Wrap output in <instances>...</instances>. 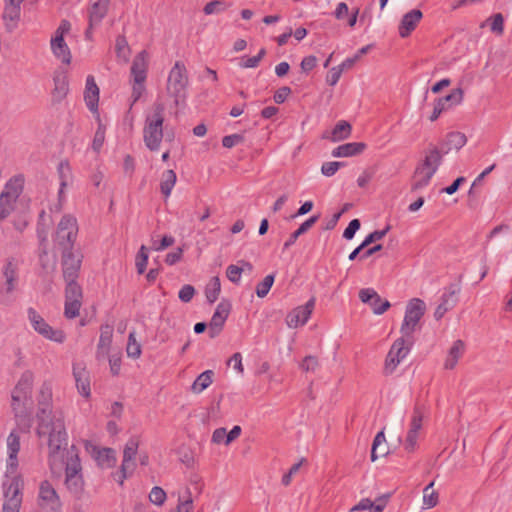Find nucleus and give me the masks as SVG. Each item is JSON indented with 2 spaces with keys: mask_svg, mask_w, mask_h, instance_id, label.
Returning a JSON list of instances; mask_svg holds the SVG:
<instances>
[{
  "mask_svg": "<svg viewBox=\"0 0 512 512\" xmlns=\"http://www.w3.org/2000/svg\"><path fill=\"white\" fill-rule=\"evenodd\" d=\"M52 397L49 385L44 383L38 398V421L36 433L38 437H48V463L52 472L65 470V486L76 498L84 492V479L79 449L75 445H68V434L65 427L62 411H52L50 400Z\"/></svg>",
  "mask_w": 512,
  "mask_h": 512,
  "instance_id": "nucleus-1",
  "label": "nucleus"
},
{
  "mask_svg": "<svg viewBox=\"0 0 512 512\" xmlns=\"http://www.w3.org/2000/svg\"><path fill=\"white\" fill-rule=\"evenodd\" d=\"M165 106L161 102L153 104L152 113L147 114L144 128L143 140L146 147L150 151H158L163 139V123H164Z\"/></svg>",
  "mask_w": 512,
  "mask_h": 512,
  "instance_id": "nucleus-2",
  "label": "nucleus"
},
{
  "mask_svg": "<svg viewBox=\"0 0 512 512\" xmlns=\"http://www.w3.org/2000/svg\"><path fill=\"white\" fill-rule=\"evenodd\" d=\"M445 154L435 145H430L425 152V158L415 170L412 190H419L427 186L442 163Z\"/></svg>",
  "mask_w": 512,
  "mask_h": 512,
  "instance_id": "nucleus-3",
  "label": "nucleus"
},
{
  "mask_svg": "<svg viewBox=\"0 0 512 512\" xmlns=\"http://www.w3.org/2000/svg\"><path fill=\"white\" fill-rule=\"evenodd\" d=\"M189 84L188 72L182 61H176L167 78L166 91L174 99L175 105H179L187 97Z\"/></svg>",
  "mask_w": 512,
  "mask_h": 512,
  "instance_id": "nucleus-4",
  "label": "nucleus"
},
{
  "mask_svg": "<svg viewBox=\"0 0 512 512\" xmlns=\"http://www.w3.org/2000/svg\"><path fill=\"white\" fill-rule=\"evenodd\" d=\"M148 72V53L145 50L139 52L133 59L130 75H131V107L141 98L146 90L145 82Z\"/></svg>",
  "mask_w": 512,
  "mask_h": 512,
  "instance_id": "nucleus-5",
  "label": "nucleus"
},
{
  "mask_svg": "<svg viewBox=\"0 0 512 512\" xmlns=\"http://www.w3.org/2000/svg\"><path fill=\"white\" fill-rule=\"evenodd\" d=\"M78 235V224L74 216L64 215L57 225L54 243L61 252L74 250V243Z\"/></svg>",
  "mask_w": 512,
  "mask_h": 512,
  "instance_id": "nucleus-6",
  "label": "nucleus"
},
{
  "mask_svg": "<svg viewBox=\"0 0 512 512\" xmlns=\"http://www.w3.org/2000/svg\"><path fill=\"white\" fill-rule=\"evenodd\" d=\"M426 311L425 302L420 298L411 299L405 310V316L400 328L402 336L413 339L416 326Z\"/></svg>",
  "mask_w": 512,
  "mask_h": 512,
  "instance_id": "nucleus-7",
  "label": "nucleus"
},
{
  "mask_svg": "<svg viewBox=\"0 0 512 512\" xmlns=\"http://www.w3.org/2000/svg\"><path fill=\"white\" fill-rule=\"evenodd\" d=\"M27 318L33 330L46 340L56 343H63L65 341V333L61 329H55L50 326L33 307L27 309Z\"/></svg>",
  "mask_w": 512,
  "mask_h": 512,
  "instance_id": "nucleus-8",
  "label": "nucleus"
},
{
  "mask_svg": "<svg viewBox=\"0 0 512 512\" xmlns=\"http://www.w3.org/2000/svg\"><path fill=\"white\" fill-rule=\"evenodd\" d=\"M412 344V339L406 338L404 336L394 341L385 359L383 369L385 375H390L396 370L397 366L409 354Z\"/></svg>",
  "mask_w": 512,
  "mask_h": 512,
  "instance_id": "nucleus-9",
  "label": "nucleus"
},
{
  "mask_svg": "<svg viewBox=\"0 0 512 512\" xmlns=\"http://www.w3.org/2000/svg\"><path fill=\"white\" fill-rule=\"evenodd\" d=\"M71 29V24L68 20L63 19L60 25L54 32L50 41V47L53 55L63 64L69 65L72 60L71 51L64 40V35Z\"/></svg>",
  "mask_w": 512,
  "mask_h": 512,
  "instance_id": "nucleus-10",
  "label": "nucleus"
},
{
  "mask_svg": "<svg viewBox=\"0 0 512 512\" xmlns=\"http://www.w3.org/2000/svg\"><path fill=\"white\" fill-rule=\"evenodd\" d=\"M64 316L74 319L79 316L83 302V290L77 281L65 282Z\"/></svg>",
  "mask_w": 512,
  "mask_h": 512,
  "instance_id": "nucleus-11",
  "label": "nucleus"
},
{
  "mask_svg": "<svg viewBox=\"0 0 512 512\" xmlns=\"http://www.w3.org/2000/svg\"><path fill=\"white\" fill-rule=\"evenodd\" d=\"M4 498L2 512H19L22 503L21 480L13 477L3 483Z\"/></svg>",
  "mask_w": 512,
  "mask_h": 512,
  "instance_id": "nucleus-12",
  "label": "nucleus"
},
{
  "mask_svg": "<svg viewBox=\"0 0 512 512\" xmlns=\"http://www.w3.org/2000/svg\"><path fill=\"white\" fill-rule=\"evenodd\" d=\"M38 504L45 512H62L60 497L52 484L47 480L40 483Z\"/></svg>",
  "mask_w": 512,
  "mask_h": 512,
  "instance_id": "nucleus-13",
  "label": "nucleus"
},
{
  "mask_svg": "<svg viewBox=\"0 0 512 512\" xmlns=\"http://www.w3.org/2000/svg\"><path fill=\"white\" fill-rule=\"evenodd\" d=\"M62 275L65 282L77 281L82 265L83 255L80 251L61 252Z\"/></svg>",
  "mask_w": 512,
  "mask_h": 512,
  "instance_id": "nucleus-14",
  "label": "nucleus"
},
{
  "mask_svg": "<svg viewBox=\"0 0 512 512\" xmlns=\"http://www.w3.org/2000/svg\"><path fill=\"white\" fill-rule=\"evenodd\" d=\"M34 382V374L30 370L22 373L15 388L12 391V407L14 410L31 395Z\"/></svg>",
  "mask_w": 512,
  "mask_h": 512,
  "instance_id": "nucleus-15",
  "label": "nucleus"
},
{
  "mask_svg": "<svg viewBox=\"0 0 512 512\" xmlns=\"http://www.w3.org/2000/svg\"><path fill=\"white\" fill-rule=\"evenodd\" d=\"M138 440L136 438H130L125 445L123 451V460L120 467L121 476L119 479V483L122 485L124 480L130 475L135 467V457L138 451Z\"/></svg>",
  "mask_w": 512,
  "mask_h": 512,
  "instance_id": "nucleus-16",
  "label": "nucleus"
},
{
  "mask_svg": "<svg viewBox=\"0 0 512 512\" xmlns=\"http://www.w3.org/2000/svg\"><path fill=\"white\" fill-rule=\"evenodd\" d=\"M230 310L231 303L228 300H222L217 305L216 310L209 323L208 333L210 338H215L220 334L224 326V323L229 316Z\"/></svg>",
  "mask_w": 512,
  "mask_h": 512,
  "instance_id": "nucleus-17",
  "label": "nucleus"
},
{
  "mask_svg": "<svg viewBox=\"0 0 512 512\" xmlns=\"http://www.w3.org/2000/svg\"><path fill=\"white\" fill-rule=\"evenodd\" d=\"M315 306V298H310L305 305L293 309L286 317V323L290 328L303 326L309 320Z\"/></svg>",
  "mask_w": 512,
  "mask_h": 512,
  "instance_id": "nucleus-18",
  "label": "nucleus"
},
{
  "mask_svg": "<svg viewBox=\"0 0 512 512\" xmlns=\"http://www.w3.org/2000/svg\"><path fill=\"white\" fill-rule=\"evenodd\" d=\"M24 0H5L3 20L8 31L17 28L20 20L21 4Z\"/></svg>",
  "mask_w": 512,
  "mask_h": 512,
  "instance_id": "nucleus-19",
  "label": "nucleus"
},
{
  "mask_svg": "<svg viewBox=\"0 0 512 512\" xmlns=\"http://www.w3.org/2000/svg\"><path fill=\"white\" fill-rule=\"evenodd\" d=\"M108 12V6L94 3L89 9L88 27L85 30V39L92 40L94 29L99 27Z\"/></svg>",
  "mask_w": 512,
  "mask_h": 512,
  "instance_id": "nucleus-20",
  "label": "nucleus"
},
{
  "mask_svg": "<svg viewBox=\"0 0 512 512\" xmlns=\"http://www.w3.org/2000/svg\"><path fill=\"white\" fill-rule=\"evenodd\" d=\"M359 298L363 303H367L371 306L373 313L381 315L386 312L391 306L389 301L381 303V306H377L378 302H381V297L372 288H363L359 291Z\"/></svg>",
  "mask_w": 512,
  "mask_h": 512,
  "instance_id": "nucleus-21",
  "label": "nucleus"
},
{
  "mask_svg": "<svg viewBox=\"0 0 512 512\" xmlns=\"http://www.w3.org/2000/svg\"><path fill=\"white\" fill-rule=\"evenodd\" d=\"M20 450V437L12 431L7 437V472L14 473L18 467V452Z\"/></svg>",
  "mask_w": 512,
  "mask_h": 512,
  "instance_id": "nucleus-22",
  "label": "nucleus"
},
{
  "mask_svg": "<svg viewBox=\"0 0 512 512\" xmlns=\"http://www.w3.org/2000/svg\"><path fill=\"white\" fill-rule=\"evenodd\" d=\"M422 17L423 14L419 9H412L404 14L398 27L400 37H408L416 28Z\"/></svg>",
  "mask_w": 512,
  "mask_h": 512,
  "instance_id": "nucleus-23",
  "label": "nucleus"
},
{
  "mask_svg": "<svg viewBox=\"0 0 512 512\" xmlns=\"http://www.w3.org/2000/svg\"><path fill=\"white\" fill-rule=\"evenodd\" d=\"M84 100L91 112L97 111L99 102V88L92 75H88L86 78Z\"/></svg>",
  "mask_w": 512,
  "mask_h": 512,
  "instance_id": "nucleus-24",
  "label": "nucleus"
},
{
  "mask_svg": "<svg viewBox=\"0 0 512 512\" xmlns=\"http://www.w3.org/2000/svg\"><path fill=\"white\" fill-rule=\"evenodd\" d=\"M73 375L76 382L78 392L85 398H89L91 395L90 380L88 372L84 367L78 364L73 365Z\"/></svg>",
  "mask_w": 512,
  "mask_h": 512,
  "instance_id": "nucleus-25",
  "label": "nucleus"
},
{
  "mask_svg": "<svg viewBox=\"0 0 512 512\" xmlns=\"http://www.w3.org/2000/svg\"><path fill=\"white\" fill-rule=\"evenodd\" d=\"M466 142L467 138L465 134L461 132H450L447 134L446 138L440 142L438 147L442 150V153L446 155L453 149H461Z\"/></svg>",
  "mask_w": 512,
  "mask_h": 512,
  "instance_id": "nucleus-26",
  "label": "nucleus"
},
{
  "mask_svg": "<svg viewBox=\"0 0 512 512\" xmlns=\"http://www.w3.org/2000/svg\"><path fill=\"white\" fill-rule=\"evenodd\" d=\"M462 275L459 276L461 282ZM461 291L460 283H453L444 288L443 294L440 297V304L447 309H453L458 303V296Z\"/></svg>",
  "mask_w": 512,
  "mask_h": 512,
  "instance_id": "nucleus-27",
  "label": "nucleus"
},
{
  "mask_svg": "<svg viewBox=\"0 0 512 512\" xmlns=\"http://www.w3.org/2000/svg\"><path fill=\"white\" fill-rule=\"evenodd\" d=\"M3 277L5 279V292L12 293L18 284V267L13 260H8L3 267Z\"/></svg>",
  "mask_w": 512,
  "mask_h": 512,
  "instance_id": "nucleus-28",
  "label": "nucleus"
},
{
  "mask_svg": "<svg viewBox=\"0 0 512 512\" xmlns=\"http://www.w3.org/2000/svg\"><path fill=\"white\" fill-rule=\"evenodd\" d=\"M113 328L110 325H104L101 327V333L99 342L97 345L96 356L98 359L108 356L110 346L112 343Z\"/></svg>",
  "mask_w": 512,
  "mask_h": 512,
  "instance_id": "nucleus-29",
  "label": "nucleus"
},
{
  "mask_svg": "<svg viewBox=\"0 0 512 512\" xmlns=\"http://www.w3.org/2000/svg\"><path fill=\"white\" fill-rule=\"evenodd\" d=\"M366 149L363 142H350L342 144L332 150L333 157H352L361 154Z\"/></svg>",
  "mask_w": 512,
  "mask_h": 512,
  "instance_id": "nucleus-30",
  "label": "nucleus"
},
{
  "mask_svg": "<svg viewBox=\"0 0 512 512\" xmlns=\"http://www.w3.org/2000/svg\"><path fill=\"white\" fill-rule=\"evenodd\" d=\"M54 82V90H53V96L58 101L65 98L69 91V82L66 72L64 71H57L54 74L53 77Z\"/></svg>",
  "mask_w": 512,
  "mask_h": 512,
  "instance_id": "nucleus-31",
  "label": "nucleus"
},
{
  "mask_svg": "<svg viewBox=\"0 0 512 512\" xmlns=\"http://www.w3.org/2000/svg\"><path fill=\"white\" fill-rule=\"evenodd\" d=\"M24 176L19 174L12 177L5 185L4 190L1 192L2 195L10 198L11 200H17L23 190Z\"/></svg>",
  "mask_w": 512,
  "mask_h": 512,
  "instance_id": "nucleus-32",
  "label": "nucleus"
},
{
  "mask_svg": "<svg viewBox=\"0 0 512 512\" xmlns=\"http://www.w3.org/2000/svg\"><path fill=\"white\" fill-rule=\"evenodd\" d=\"M94 458L101 467L110 468L116 463V452L112 448H94Z\"/></svg>",
  "mask_w": 512,
  "mask_h": 512,
  "instance_id": "nucleus-33",
  "label": "nucleus"
},
{
  "mask_svg": "<svg viewBox=\"0 0 512 512\" xmlns=\"http://www.w3.org/2000/svg\"><path fill=\"white\" fill-rule=\"evenodd\" d=\"M465 351V343L462 340H456L453 342V345L448 351L447 358L444 363L445 369H453L457 363L458 360L462 357L463 353Z\"/></svg>",
  "mask_w": 512,
  "mask_h": 512,
  "instance_id": "nucleus-34",
  "label": "nucleus"
},
{
  "mask_svg": "<svg viewBox=\"0 0 512 512\" xmlns=\"http://www.w3.org/2000/svg\"><path fill=\"white\" fill-rule=\"evenodd\" d=\"M319 215H313L304 221L293 233L290 234L289 238L285 241L283 249L286 250L295 244L297 239L306 233L313 225L318 221Z\"/></svg>",
  "mask_w": 512,
  "mask_h": 512,
  "instance_id": "nucleus-35",
  "label": "nucleus"
},
{
  "mask_svg": "<svg viewBox=\"0 0 512 512\" xmlns=\"http://www.w3.org/2000/svg\"><path fill=\"white\" fill-rule=\"evenodd\" d=\"M351 130L352 127L347 121H338L331 132L330 140L332 142L345 140L351 135Z\"/></svg>",
  "mask_w": 512,
  "mask_h": 512,
  "instance_id": "nucleus-36",
  "label": "nucleus"
},
{
  "mask_svg": "<svg viewBox=\"0 0 512 512\" xmlns=\"http://www.w3.org/2000/svg\"><path fill=\"white\" fill-rule=\"evenodd\" d=\"M177 176L174 170H167L162 174L160 182V190L165 198L171 195V192L176 184Z\"/></svg>",
  "mask_w": 512,
  "mask_h": 512,
  "instance_id": "nucleus-37",
  "label": "nucleus"
},
{
  "mask_svg": "<svg viewBox=\"0 0 512 512\" xmlns=\"http://www.w3.org/2000/svg\"><path fill=\"white\" fill-rule=\"evenodd\" d=\"M213 375L214 373L212 370H206L202 372L193 382L191 387L192 391L194 393H201L204 391L211 385Z\"/></svg>",
  "mask_w": 512,
  "mask_h": 512,
  "instance_id": "nucleus-38",
  "label": "nucleus"
},
{
  "mask_svg": "<svg viewBox=\"0 0 512 512\" xmlns=\"http://www.w3.org/2000/svg\"><path fill=\"white\" fill-rule=\"evenodd\" d=\"M220 291H221L220 279H219V277L215 276L210 280L209 284L206 286V289H205V296H206L207 301L210 304L214 303L218 299Z\"/></svg>",
  "mask_w": 512,
  "mask_h": 512,
  "instance_id": "nucleus-39",
  "label": "nucleus"
},
{
  "mask_svg": "<svg viewBox=\"0 0 512 512\" xmlns=\"http://www.w3.org/2000/svg\"><path fill=\"white\" fill-rule=\"evenodd\" d=\"M434 482H430L423 490V508L430 509L438 503V493L432 489Z\"/></svg>",
  "mask_w": 512,
  "mask_h": 512,
  "instance_id": "nucleus-40",
  "label": "nucleus"
},
{
  "mask_svg": "<svg viewBox=\"0 0 512 512\" xmlns=\"http://www.w3.org/2000/svg\"><path fill=\"white\" fill-rule=\"evenodd\" d=\"M126 352L128 357L137 359L141 355V345L136 340L135 331L129 333Z\"/></svg>",
  "mask_w": 512,
  "mask_h": 512,
  "instance_id": "nucleus-41",
  "label": "nucleus"
},
{
  "mask_svg": "<svg viewBox=\"0 0 512 512\" xmlns=\"http://www.w3.org/2000/svg\"><path fill=\"white\" fill-rule=\"evenodd\" d=\"M266 55L265 48H261L257 55L252 57L243 56L240 58L239 66L241 68H255Z\"/></svg>",
  "mask_w": 512,
  "mask_h": 512,
  "instance_id": "nucleus-42",
  "label": "nucleus"
},
{
  "mask_svg": "<svg viewBox=\"0 0 512 512\" xmlns=\"http://www.w3.org/2000/svg\"><path fill=\"white\" fill-rule=\"evenodd\" d=\"M275 280V274H268L256 286V295L259 298H264L270 291Z\"/></svg>",
  "mask_w": 512,
  "mask_h": 512,
  "instance_id": "nucleus-43",
  "label": "nucleus"
},
{
  "mask_svg": "<svg viewBox=\"0 0 512 512\" xmlns=\"http://www.w3.org/2000/svg\"><path fill=\"white\" fill-rule=\"evenodd\" d=\"M423 409L420 406H415L411 418L410 428L408 431L413 433H418L419 430L422 427V420H423Z\"/></svg>",
  "mask_w": 512,
  "mask_h": 512,
  "instance_id": "nucleus-44",
  "label": "nucleus"
},
{
  "mask_svg": "<svg viewBox=\"0 0 512 512\" xmlns=\"http://www.w3.org/2000/svg\"><path fill=\"white\" fill-rule=\"evenodd\" d=\"M148 249L145 245H142L136 255V269L139 274H143L146 270L148 263Z\"/></svg>",
  "mask_w": 512,
  "mask_h": 512,
  "instance_id": "nucleus-45",
  "label": "nucleus"
},
{
  "mask_svg": "<svg viewBox=\"0 0 512 512\" xmlns=\"http://www.w3.org/2000/svg\"><path fill=\"white\" fill-rule=\"evenodd\" d=\"M16 200H11L5 195L0 194V221L7 218L14 209Z\"/></svg>",
  "mask_w": 512,
  "mask_h": 512,
  "instance_id": "nucleus-46",
  "label": "nucleus"
},
{
  "mask_svg": "<svg viewBox=\"0 0 512 512\" xmlns=\"http://www.w3.org/2000/svg\"><path fill=\"white\" fill-rule=\"evenodd\" d=\"M442 102L449 105V108L453 105L460 104L463 100V90L461 88L453 89L447 96L440 98Z\"/></svg>",
  "mask_w": 512,
  "mask_h": 512,
  "instance_id": "nucleus-47",
  "label": "nucleus"
},
{
  "mask_svg": "<svg viewBox=\"0 0 512 512\" xmlns=\"http://www.w3.org/2000/svg\"><path fill=\"white\" fill-rule=\"evenodd\" d=\"M390 225H387L384 229L382 230H375L373 231L372 233L368 234L365 239L362 241V247H367L369 246L371 243L375 242V241H379L381 240L382 238H384L386 236V234L389 232L390 230Z\"/></svg>",
  "mask_w": 512,
  "mask_h": 512,
  "instance_id": "nucleus-48",
  "label": "nucleus"
},
{
  "mask_svg": "<svg viewBox=\"0 0 512 512\" xmlns=\"http://www.w3.org/2000/svg\"><path fill=\"white\" fill-rule=\"evenodd\" d=\"M487 21H491L490 30L497 34L501 35L504 31V18L501 13L494 14L491 18L487 19Z\"/></svg>",
  "mask_w": 512,
  "mask_h": 512,
  "instance_id": "nucleus-49",
  "label": "nucleus"
},
{
  "mask_svg": "<svg viewBox=\"0 0 512 512\" xmlns=\"http://www.w3.org/2000/svg\"><path fill=\"white\" fill-rule=\"evenodd\" d=\"M149 500L151 503L161 506L166 500V492L159 486H155L149 493Z\"/></svg>",
  "mask_w": 512,
  "mask_h": 512,
  "instance_id": "nucleus-50",
  "label": "nucleus"
},
{
  "mask_svg": "<svg viewBox=\"0 0 512 512\" xmlns=\"http://www.w3.org/2000/svg\"><path fill=\"white\" fill-rule=\"evenodd\" d=\"M105 141V127L102 124L98 125V128L94 134L92 141V149L95 152H99Z\"/></svg>",
  "mask_w": 512,
  "mask_h": 512,
  "instance_id": "nucleus-51",
  "label": "nucleus"
},
{
  "mask_svg": "<svg viewBox=\"0 0 512 512\" xmlns=\"http://www.w3.org/2000/svg\"><path fill=\"white\" fill-rule=\"evenodd\" d=\"M386 438L383 431H380L376 434L371 448V460L374 462L377 460L378 449L385 444Z\"/></svg>",
  "mask_w": 512,
  "mask_h": 512,
  "instance_id": "nucleus-52",
  "label": "nucleus"
},
{
  "mask_svg": "<svg viewBox=\"0 0 512 512\" xmlns=\"http://www.w3.org/2000/svg\"><path fill=\"white\" fill-rule=\"evenodd\" d=\"M243 271H244L243 267H239L237 265L231 264L226 269V275H227V278L232 283L237 284V283L240 282L241 274H242Z\"/></svg>",
  "mask_w": 512,
  "mask_h": 512,
  "instance_id": "nucleus-53",
  "label": "nucleus"
},
{
  "mask_svg": "<svg viewBox=\"0 0 512 512\" xmlns=\"http://www.w3.org/2000/svg\"><path fill=\"white\" fill-rule=\"evenodd\" d=\"M115 49L118 57L126 58L129 54V46L125 36L119 35L116 38Z\"/></svg>",
  "mask_w": 512,
  "mask_h": 512,
  "instance_id": "nucleus-54",
  "label": "nucleus"
},
{
  "mask_svg": "<svg viewBox=\"0 0 512 512\" xmlns=\"http://www.w3.org/2000/svg\"><path fill=\"white\" fill-rule=\"evenodd\" d=\"M344 166V162L332 161L325 162L321 167V172L326 177L333 176L340 167Z\"/></svg>",
  "mask_w": 512,
  "mask_h": 512,
  "instance_id": "nucleus-55",
  "label": "nucleus"
},
{
  "mask_svg": "<svg viewBox=\"0 0 512 512\" xmlns=\"http://www.w3.org/2000/svg\"><path fill=\"white\" fill-rule=\"evenodd\" d=\"M195 292V288L192 285L186 284L179 290L178 297L182 302L188 303L193 299Z\"/></svg>",
  "mask_w": 512,
  "mask_h": 512,
  "instance_id": "nucleus-56",
  "label": "nucleus"
},
{
  "mask_svg": "<svg viewBox=\"0 0 512 512\" xmlns=\"http://www.w3.org/2000/svg\"><path fill=\"white\" fill-rule=\"evenodd\" d=\"M174 242H175V238L173 236L165 235L162 237V239L159 242L153 240L151 248L155 251H162V250L166 249L167 247L172 246L174 244Z\"/></svg>",
  "mask_w": 512,
  "mask_h": 512,
  "instance_id": "nucleus-57",
  "label": "nucleus"
},
{
  "mask_svg": "<svg viewBox=\"0 0 512 512\" xmlns=\"http://www.w3.org/2000/svg\"><path fill=\"white\" fill-rule=\"evenodd\" d=\"M361 223L359 219H353L343 232V237L347 240L353 239L355 233L360 229Z\"/></svg>",
  "mask_w": 512,
  "mask_h": 512,
  "instance_id": "nucleus-58",
  "label": "nucleus"
},
{
  "mask_svg": "<svg viewBox=\"0 0 512 512\" xmlns=\"http://www.w3.org/2000/svg\"><path fill=\"white\" fill-rule=\"evenodd\" d=\"M243 140H244V137L242 135H240V134H231V135L224 136L222 138V145L225 148H232L235 145L243 142Z\"/></svg>",
  "mask_w": 512,
  "mask_h": 512,
  "instance_id": "nucleus-59",
  "label": "nucleus"
},
{
  "mask_svg": "<svg viewBox=\"0 0 512 512\" xmlns=\"http://www.w3.org/2000/svg\"><path fill=\"white\" fill-rule=\"evenodd\" d=\"M110 372L113 376H117L120 373L121 368V356L119 354H113L109 356Z\"/></svg>",
  "mask_w": 512,
  "mask_h": 512,
  "instance_id": "nucleus-60",
  "label": "nucleus"
},
{
  "mask_svg": "<svg viewBox=\"0 0 512 512\" xmlns=\"http://www.w3.org/2000/svg\"><path fill=\"white\" fill-rule=\"evenodd\" d=\"M228 365H232L233 368L240 374H243L244 367L242 364V355L239 352L234 353L227 362Z\"/></svg>",
  "mask_w": 512,
  "mask_h": 512,
  "instance_id": "nucleus-61",
  "label": "nucleus"
},
{
  "mask_svg": "<svg viewBox=\"0 0 512 512\" xmlns=\"http://www.w3.org/2000/svg\"><path fill=\"white\" fill-rule=\"evenodd\" d=\"M342 73L343 72L341 71V68L338 66L332 67L326 77V82L330 86H335L338 83Z\"/></svg>",
  "mask_w": 512,
  "mask_h": 512,
  "instance_id": "nucleus-62",
  "label": "nucleus"
},
{
  "mask_svg": "<svg viewBox=\"0 0 512 512\" xmlns=\"http://www.w3.org/2000/svg\"><path fill=\"white\" fill-rule=\"evenodd\" d=\"M449 109V105H446L444 102L441 101L440 98H438L434 103L433 112L430 116V120L433 122L439 118L441 113L445 110Z\"/></svg>",
  "mask_w": 512,
  "mask_h": 512,
  "instance_id": "nucleus-63",
  "label": "nucleus"
},
{
  "mask_svg": "<svg viewBox=\"0 0 512 512\" xmlns=\"http://www.w3.org/2000/svg\"><path fill=\"white\" fill-rule=\"evenodd\" d=\"M317 64V58L314 55L306 56L301 61V69L303 72L308 73L315 68Z\"/></svg>",
  "mask_w": 512,
  "mask_h": 512,
  "instance_id": "nucleus-64",
  "label": "nucleus"
}]
</instances>
